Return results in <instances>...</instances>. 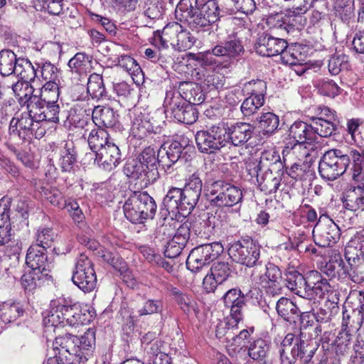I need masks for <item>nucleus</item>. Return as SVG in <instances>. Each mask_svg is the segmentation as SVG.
<instances>
[{
	"label": "nucleus",
	"instance_id": "4468645a",
	"mask_svg": "<svg viewBox=\"0 0 364 364\" xmlns=\"http://www.w3.org/2000/svg\"><path fill=\"white\" fill-rule=\"evenodd\" d=\"M86 159H93L94 164H96L99 168L110 171L121 163L122 154L118 146L112 142L104 146L96 154H86L84 160Z\"/></svg>",
	"mask_w": 364,
	"mask_h": 364
},
{
	"label": "nucleus",
	"instance_id": "de8ad7c7",
	"mask_svg": "<svg viewBox=\"0 0 364 364\" xmlns=\"http://www.w3.org/2000/svg\"><path fill=\"white\" fill-rule=\"evenodd\" d=\"M343 207L352 212L364 210V191L350 189L343 198Z\"/></svg>",
	"mask_w": 364,
	"mask_h": 364
},
{
	"label": "nucleus",
	"instance_id": "7ed1b4c3",
	"mask_svg": "<svg viewBox=\"0 0 364 364\" xmlns=\"http://www.w3.org/2000/svg\"><path fill=\"white\" fill-rule=\"evenodd\" d=\"M244 52V48L239 38H230L225 42H220L212 49L196 55L195 60L205 68L220 69L228 68L230 63L223 62L222 58H226L230 60L240 57Z\"/></svg>",
	"mask_w": 364,
	"mask_h": 364
},
{
	"label": "nucleus",
	"instance_id": "0eeeda50",
	"mask_svg": "<svg viewBox=\"0 0 364 364\" xmlns=\"http://www.w3.org/2000/svg\"><path fill=\"white\" fill-rule=\"evenodd\" d=\"M223 251L220 242L205 244L193 248L186 259L188 269L193 273L207 271L209 264Z\"/></svg>",
	"mask_w": 364,
	"mask_h": 364
},
{
	"label": "nucleus",
	"instance_id": "3c124183",
	"mask_svg": "<svg viewBox=\"0 0 364 364\" xmlns=\"http://www.w3.org/2000/svg\"><path fill=\"white\" fill-rule=\"evenodd\" d=\"M276 310L277 314L287 321H294L299 317L297 305L286 297H282L278 300Z\"/></svg>",
	"mask_w": 364,
	"mask_h": 364
},
{
	"label": "nucleus",
	"instance_id": "412c9836",
	"mask_svg": "<svg viewBox=\"0 0 364 364\" xmlns=\"http://www.w3.org/2000/svg\"><path fill=\"white\" fill-rule=\"evenodd\" d=\"M308 289L306 299H321L331 291L328 281L317 271H311L307 274Z\"/></svg>",
	"mask_w": 364,
	"mask_h": 364
},
{
	"label": "nucleus",
	"instance_id": "72a5a7b5",
	"mask_svg": "<svg viewBox=\"0 0 364 364\" xmlns=\"http://www.w3.org/2000/svg\"><path fill=\"white\" fill-rule=\"evenodd\" d=\"M306 46L299 43H294L288 46L281 55L282 61L284 64L289 66H297L306 62Z\"/></svg>",
	"mask_w": 364,
	"mask_h": 364
},
{
	"label": "nucleus",
	"instance_id": "7c9ffc66",
	"mask_svg": "<svg viewBox=\"0 0 364 364\" xmlns=\"http://www.w3.org/2000/svg\"><path fill=\"white\" fill-rule=\"evenodd\" d=\"M11 89L19 105L21 107L26 106L27 110H28V106L38 100V95L33 94L34 88L29 82L18 80L12 84Z\"/></svg>",
	"mask_w": 364,
	"mask_h": 364
},
{
	"label": "nucleus",
	"instance_id": "4c0bfd02",
	"mask_svg": "<svg viewBox=\"0 0 364 364\" xmlns=\"http://www.w3.org/2000/svg\"><path fill=\"white\" fill-rule=\"evenodd\" d=\"M287 287L301 298L306 299L308 289L307 276L304 277L296 270H289L286 273Z\"/></svg>",
	"mask_w": 364,
	"mask_h": 364
},
{
	"label": "nucleus",
	"instance_id": "a19ab883",
	"mask_svg": "<svg viewBox=\"0 0 364 364\" xmlns=\"http://www.w3.org/2000/svg\"><path fill=\"white\" fill-rule=\"evenodd\" d=\"M258 171L259 170H255L253 174H256L257 180L261 190L268 194L275 193L279 188L282 180L279 173H273L272 168H267L259 177Z\"/></svg>",
	"mask_w": 364,
	"mask_h": 364
},
{
	"label": "nucleus",
	"instance_id": "c03bdc74",
	"mask_svg": "<svg viewBox=\"0 0 364 364\" xmlns=\"http://www.w3.org/2000/svg\"><path fill=\"white\" fill-rule=\"evenodd\" d=\"M142 164L145 165L149 171V178L156 179L158 176L157 164H159V151H156L154 148L149 146L145 148L137 157Z\"/></svg>",
	"mask_w": 364,
	"mask_h": 364
},
{
	"label": "nucleus",
	"instance_id": "a878e982",
	"mask_svg": "<svg viewBox=\"0 0 364 364\" xmlns=\"http://www.w3.org/2000/svg\"><path fill=\"white\" fill-rule=\"evenodd\" d=\"M92 122L99 128H115L119 129L118 114L109 107L97 106L92 111Z\"/></svg>",
	"mask_w": 364,
	"mask_h": 364
},
{
	"label": "nucleus",
	"instance_id": "6e6d98bb",
	"mask_svg": "<svg viewBox=\"0 0 364 364\" xmlns=\"http://www.w3.org/2000/svg\"><path fill=\"white\" fill-rule=\"evenodd\" d=\"M351 333L345 331H339L333 345V351L339 360L348 354L351 346Z\"/></svg>",
	"mask_w": 364,
	"mask_h": 364
},
{
	"label": "nucleus",
	"instance_id": "c85d7f7f",
	"mask_svg": "<svg viewBox=\"0 0 364 364\" xmlns=\"http://www.w3.org/2000/svg\"><path fill=\"white\" fill-rule=\"evenodd\" d=\"M328 261L322 267V271L332 278H346V265L338 250H331Z\"/></svg>",
	"mask_w": 364,
	"mask_h": 364
},
{
	"label": "nucleus",
	"instance_id": "6e6552de",
	"mask_svg": "<svg viewBox=\"0 0 364 364\" xmlns=\"http://www.w3.org/2000/svg\"><path fill=\"white\" fill-rule=\"evenodd\" d=\"M243 195L240 188L218 181L212 185L210 193V203L213 207L230 208L242 200Z\"/></svg>",
	"mask_w": 364,
	"mask_h": 364
},
{
	"label": "nucleus",
	"instance_id": "e2e57ef3",
	"mask_svg": "<svg viewBox=\"0 0 364 364\" xmlns=\"http://www.w3.org/2000/svg\"><path fill=\"white\" fill-rule=\"evenodd\" d=\"M259 127L264 134H271L277 129L279 123V117L274 113L268 112L263 113L258 120Z\"/></svg>",
	"mask_w": 364,
	"mask_h": 364
},
{
	"label": "nucleus",
	"instance_id": "09e8293b",
	"mask_svg": "<svg viewBox=\"0 0 364 364\" xmlns=\"http://www.w3.org/2000/svg\"><path fill=\"white\" fill-rule=\"evenodd\" d=\"M87 142L91 149L90 153L96 154L104 146L112 144L109 134L103 129L97 128L91 130L87 137Z\"/></svg>",
	"mask_w": 364,
	"mask_h": 364
},
{
	"label": "nucleus",
	"instance_id": "864d4df0",
	"mask_svg": "<svg viewBox=\"0 0 364 364\" xmlns=\"http://www.w3.org/2000/svg\"><path fill=\"white\" fill-rule=\"evenodd\" d=\"M50 279L51 277L30 269L21 277V284L26 290L31 291L46 282L50 281Z\"/></svg>",
	"mask_w": 364,
	"mask_h": 364
},
{
	"label": "nucleus",
	"instance_id": "c756f323",
	"mask_svg": "<svg viewBox=\"0 0 364 364\" xmlns=\"http://www.w3.org/2000/svg\"><path fill=\"white\" fill-rule=\"evenodd\" d=\"M65 303V298L60 297L50 301L49 308L43 314V323L46 328L63 327L61 315L62 304Z\"/></svg>",
	"mask_w": 364,
	"mask_h": 364
},
{
	"label": "nucleus",
	"instance_id": "20e7f679",
	"mask_svg": "<svg viewBox=\"0 0 364 364\" xmlns=\"http://www.w3.org/2000/svg\"><path fill=\"white\" fill-rule=\"evenodd\" d=\"M195 41L194 36L177 22L167 24L161 31L156 32L154 37V43L159 48L171 46L178 51L190 49Z\"/></svg>",
	"mask_w": 364,
	"mask_h": 364
},
{
	"label": "nucleus",
	"instance_id": "1a4fd4ad",
	"mask_svg": "<svg viewBox=\"0 0 364 364\" xmlns=\"http://www.w3.org/2000/svg\"><path fill=\"white\" fill-rule=\"evenodd\" d=\"M226 134L224 124L214 125L206 130L197 132L195 139L198 150L206 154L220 150L228 143Z\"/></svg>",
	"mask_w": 364,
	"mask_h": 364
},
{
	"label": "nucleus",
	"instance_id": "0e129e2a",
	"mask_svg": "<svg viewBox=\"0 0 364 364\" xmlns=\"http://www.w3.org/2000/svg\"><path fill=\"white\" fill-rule=\"evenodd\" d=\"M23 314V309L17 304H3L0 309V319L4 323L15 321Z\"/></svg>",
	"mask_w": 364,
	"mask_h": 364
},
{
	"label": "nucleus",
	"instance_id": "ea45409f",
	"mask_svg": "<svg viewBox=\"0 0 364 364\" xmlns=\"http://www.w3.org/2000/svg\"><path fill=\"white\" fill-rule=\"evenodd\" d=\"M186 104L183 95L178 90L172 87L166 90L163 106L164 112L170 117H173Z\"/></svg>",
	"mask_w": 364,
	"mask_h": 364
},
{
	"label": "nucleus",
	"instance_id": "052dcab7",
	"mask_svg": "<svg viewBox=\"0 0 364 364\" xmlns=\"http://www.w3.org/2000/svg\"><path fill=\"white\" fill-rule=\"evenodd\" d=\"M277 166L279 168L282 166V163L279 152L274 149H271L265 150L262 153L256 170L262 171L264 168H270V166Z\"/></svg>",
	"mask_w": 364,
	"mask_h": 364
},
{
	"label": "nucleus",
	"instance_id": "79ce46f5",
	"mask_svg": "<svg viewBox=\"0 0 364 364\" xmlns=\"http://www.w3.org/2000/svg\"><path fill=\"white\" fill-rule=\"evenodd\" d=\"M36 82L57 83L60 82L58 68L50 62L36 63ZM37 85V83L36 84Z\"/></svg>",
	"mask_w": 364,
	"mask_h": 364
},
{
	"label": "nucleus",
	"instance_id": "2f4dec72",
	"mask_svg": "<svg viewBox=\"0 0 364 364\" xmlns=\"http://www.w3.org/2000/svg\"><path fill=\"white\" fill-rule=\"evenodd\" d=\"M149 171L139 159H129L124 167V173L134 180H140L144 185L153 183L156 179L149 178Z\"/></svg>",
	"mask_w": 364,
	"mask_h": 364
},
{
	"label": "nucleus",
	"instance_id": "9d476101",
	"mask_svg": "<svg viewBox=\"0 0 364 364\" xmlns=\"http://www.w3.org/2000/svg\"><path fill=\"white\" fill-rule=\"evenodd\" d=\"M228 255L232 261L251 267L257 264L260 247L252 240L234 241L230 244Z\"/></svg>",
	"mask_w": 364,
	"mask_h": 364
},
{
	"label": "nucleus",
	"instance_id": "bf43d9fd",
	"mask_svg": "<svg viewBox=\"0 0 364 364\" xmlns=\"http://www.w3.org/2000/svg\"><path fill=\"white\" fill-rule=\"evenodd\" d=\"M87 92L92 99L100 100L105 93L102 77L97 73L90 75L87 81Z\"/></svg>",
	"mask_w": 364,
	"mask_h": 364
},
{
	"label": "nucleus",
	"instance_id": "69168bd1",
	"mask_svg": "<svg viewBox=\"0 0 364 364\" xmlns=\"http://www.w3.org/2000/svg\"><path fill=\"white\" fill-rule=\"evenodd\" d=\"M266 90V82L262 80L247 82L244 83L242 87V92H244V95L252 96L255 98H264Z\"/></svg>",
	"mask_w": 364,
	"mask_h": 364
},
{
	"label": "nucleus",
	"instance_id": "13d9d810",
	"mask_svg": "<svg viewBox=\"0 0 364 364\" xmlns=\"http://www.w3.org/2000/svg\"><path fill=\"white\" fill-rule=\"evenodd\" d=\"M311 125L315 139L316 134L321 137L330 136L336 130L334 122L326 120L322 117L313 118Z\"/></svg>",
	"mask_w": 364,
	"mask_h": 364
},
{
	"label": "nucleus",
	"instance_id": "a18cd8bd",
	"mask_svg": "<svg viewBox=\"0 0 364 364\" xmlns=\"http://www.w3.org/2000/svg\"><path fill=\"white\" fill-rule=\"evenodd\" d=\"M11 237L10 208L7 205L0 203V245H6Z\"/></svg>",
	"mask_w": 364,
	"mask_h": 364
},
{
	"label": "nucleus",
	"instance_id": "774afa93",
	"mask_svg": "<svg viewBox=\"0 0 364 364\" xmlns=\"http://www.w3.org/2000/svg\"><path fill=\"white\" fill-rule=\"evenodd\" d=\"M59 82L57 83H44L42 85L38 98L41 101L46 102L58 103L60 96Z\"/></svg>",
	"mask_w": 364,
	"mask_h": 364
},
{
	"label": "nucleus",
	"instance_id": "ddd939ff",
	"mask_svg": "<svg viewBox=\"0 0 364 364\" xmlns=\"http://www.w3.org/2000/svg\"><path fill=\"white\" fill-rule=\"evenodd\" d=\"M341 230L333 220L325 214H321L313 229V237L316 245L320 247H329L338 242Z\"/></svg>",
	"mask_w": 364,
	"mask_h": 364
},
{
	"label": "nucleus",
	"instance_id": "58836bf2",
	"mask_svg": "<svg viewBox=\"0 0 364 364\" xmlns=\"http://www.w3.org/2000/svg\"><path fill=\"white\" fill-rule=\"evenodd\" d=\"M289 135L294 141L312 143L314 140V132L311 124L303 121H296L289 128Z\"/></svg>",
	"mask_w": 364,
	"mask_h": 364
},
{
	"label": "nucleus",
	"instance_id": "f3484780",
	"mask_svg": "<svg viewBox=\"0 0 364 364\" xmlns=\"http://www.w3.org/2000/svg\"><path fill=\"white\" fill-rule=\"evenodd\" d=\"M33 113L28 110L21 114V117H13L9 124V134L23 140H29L33 136L34 130L38 122L32 117Z\"/></svg>",
	"mask_w": 364,
	"mask_h": 364
},
{
	"label": "nucleus",
	"instance_id": "f257e3e1",
	"mask_svg": "<svg viewBox=\"0 0 364 364\" xmlns=\"http://www.w3.org/2000/svg\"><path fill=\"white\" fill-rule=\"evenodd\" d=\"M95 333L88 329L80 337L72 334L57 337L53 341L54 350L58 355L48 358L46 364H79L87 361L94 352Z\"/></svg>",
	"mask_w": 364,
	"mask_h": 364
},
{
	"label": "nucleus",
	"instance_id": "4d7b16f0",
	"mask_svg": "<svg viewBox=\"0 0 364 364\" xmlns=\"http://www.w3.org/2000/svg\"><path fill=\"white\" fill-rule=\"evenodd\" d=\"M5 256L9 257L11 260V268H6L8 272V275L13 274V269L18 264V259L22 250V244L18 240L11 238V240L6 244Z\"/></svg>",
	"mask_w": 364,
	"mask_h": 364
},
{
	"label": "nucleus",
	"instance_id": "9b49d317",
	"mask_svg": "<svg viewBox=\"0 0 364 364\" xmlns=\"http://www.w3.org/2000/svg\"><path fill=\"white\" fill-rule=\"evenodd\" d=\"M73 282L84 292H90L96 287L97 277L91 259L85 254L77 259Z\"/></svg>",
	"mask_w": 364,
	"mask_h": 364
},
{
	"label": "nucleus",
	"instance_id": "37998d69",
	"mask_svg": "<svg viewBox=\"0 0 364 364\" xmlns=\"http://www.w3.org/2000/svg\"><path fill=\"white\" fill-rule=\"evenodd\" d=\"M311 145V143L307 142L287 143L282 151L284 162L291 159L294 156L298 159L299 161H301L303 159L310 155L309 146Z\"/></svg>",
	"mask_w": 364,
	"mask_h": 364
},
{
	"label": "nucleus",
	"instance_id": "338daca9",
	"mask_svg": "<svg viewBox=\"0 0 364 364\" xmlns=\"http://www.w3.org/2000/svg\"><path fill=\"white\" fill-rule=\"evenodd\" d=\"M269 350L267 341L259 338L254 341L250 346L248 354L253 360H263Z\"/></svg>",
	"mask_w": 364,
	"mask_h": 364
},
{
	"label": "nucleus",
	"instance_id": "393cba45",
	"mask_svg": "<svg viewBox=\"0 0 364 364\" xmlns=\"http://www.w3.org/2000/svg\"><path fill=\"white\" fill-rule=\"evenodd\" d=\"M183 149V145L178 141L164 143L159 149V165L168 169L178 161Z\"/></svg>",
	"mask_w": 364,
	"mask_h": 364
},
{
	"label": "nucleus",
	"instance_id": "5fc2aeb1",
	"mask_svg": "<svg viewBox=\"0 0 364 364\" xmlns=\"http://www.w3.org/2000/svg\"><path fill=\"white\" fill-rule=\"evenodd\" d=\"M336 15L343 22L348 23L355 16L354 0H335Z\"/></svg>",
	"mask_w": 364,
	"mask_h": 364
},
{
	"label": "nucleus",
	"instance_id": "aec40b11",
	"mask_svg": "<svg viewBox=\"0 0 364 364\" xmlns=\"http://www.w3.org/2000/svg\"><path fill=\"white\" fill-rule=\"evenodd\" d=\"M186 195L183 188L171 187L164 198V205L168 212L178 213L186 216L191 213L193 208H186Z\"/></svg>",
	"mask_w": 364,
	"mask_h": 364
},
{
	"label": "nucleus",
	"instance_id": "a211bd4d",
	"mask_svg": "<svg viewBox=\"0 0 364 364\" xmlns=\"http://www.w3.org/2000/svg\"><path fill=\"white\" fill-rule=\"evenodd\" d=\"M28 111L33 113L32 117L36 122H51L58 123L59 122L60 107L58 103H50L38 100L28 106Z\"/></svg>",
	"mask_w": 364,
	"mask_h": 364
},
{
	"label": "nucleus",
	"instance_id": "39448f33",
	"mask_svg": "<svg viewBox=\"0 0 364 364\" xmlns=\"http://www.w3.org/2000/svg\"><path fill=\"white\" fill-rule=\"evenodd\" d=\"M124 213L132 223H143L153 218L156 210V204L146 192H134L125 201Z\"/></svg>",
	"mask_w": 364,
	"mask_h": 364
},
{
	"label": "nucleus",
	"instance_id": "f704fd0d",
	"mask_svg": "<svg viewBox=\"0 0 364 364\" xmlns=\"http://www.w3.org/2000/svg\"><path fill=\"white\" fill-rule=\"evenodd\" d=\"M58 166L62 171L70 172L77 162V153L72 141L62 143L58 147Z\"/></svg>",
	"mask_w": 364,
	"mask_h": 364
},
{
	"label": "nucleus",
	"instance_id": "cd10ccee",
	"mask_svg": "<svg viewBox=\"0 0 364 364\" xmlns=\"http://www.w3.org/2000/svg\"><path fill=\"white\" fill-rule=\"evenodd\" d=\"M253 127L247 123H237L226 129L228 142L239 146L245 144L252 137Z\"/></svg>",
	"mask_w": 364,
	"mask_h": 364
},
{
	"label": "nucleus",
	"instance_id": "c9c22d12",
	"mask_svg": "<svg viewBox=\"0 0 364 364\" xmlns=\"http://www.w3.org/2000/svg\"><path fill=\"white\" fill-rule=\"evenodd\" d=\"M202 186V181L196 173L187 179L183 188L185 195H186V200L188 201L186 202V208L194 209L200 196Z\"/></svg>",
	"mask_w": 364,
	"mask_h": 364
},
{
	"label": "nucleus",
	"instance_id": "423d86ee",
	"mask_svg": "<svg viewBox=\"0 0 364 364\" xmlns=\"http://www.w3.org/2000/svg\"><path fill=\"white\" fill-rule=\"evenodd\" d=\"M349 164L350 157L348 154L341 149H330L321 159L318 172L323 179L332 181L346 172Z\"/></svg>",
	"mask_w": 364,
	"mask_h": 364
},
{
	"label": "nucleus",
	"instance_id": "f8f14e48",
	"mask_svg": "<svg viewBox=\"0 0 364 364\" xmlns=\"http://www.w3.org/2000/svg\"><path fill=\"white\" fill-rule=\"evenodd\" d=\"M159 112H147L134 109L131 114V132L134 137L142 139L149 134L157 133L161 129V121L158 119Z\"/></svg>",
	"mask_w": 364,
	"mask_h": 364
},
{
	"label": "nucleus",
	"instance_id": "bb28decb",
	"mask_svg": "<svg viewBox=\"0 0 364 364\" xmlns=\"http://www.w3.org/2000/svg\"><path fill=\"white\" fill-rule=\"evenodd\" d=\"M190 237V230L187 225H181L176 234L166 246L164 255L168 258L178 257L185 247Z\"/></svg>",
	"mask_w": 364,
	"mask_h": 364
},
{
	"label": "nucleus",
	"instance_id": "e433bc0d",
	"mask_svg": "<svg viewBox=\"0 0 364 364\" xmlns=\"http://www.w3.org/2000/svg\"><path fill=\"white\" fill-rule=\"evenodd\" d=\"M232 328L231 327L228 328V326H225V322L220 323L215 331L216 336L220 338L223 336H226L228 340H232L230 346L233 347V350H240L246 346V340L250 336V332L248 330L243 329L240 331L239 334L231 336L230 330Z\"/></svg>",
	"mask_w": 364,
	"mask_h": 364
},
{
	"label": "nucleus",
	"instance_id": "b1692460",
	"mask_svg": "<svg viewBox=\"0 0 364 364\" xmlns=\"http://www.w3.org/2000/svg\"><path fill=\"white\" fill-rule=\"evenodd\" d=\"M345 259L348 264L364 262V230L357 232L345 247Z\"/></svg>",
	"mask_w": 364,
	"mask_h": 364
},
{
	"label": "nucleus",
	"instance_id": "603ef678",
	"mask_svg": "<svg viewBox=\"0 0 364 364\" xmlns=\"http://www.w3.org/2000/svg\"><path fill=\"white\" fill-rule=\"evenodd\" d=\"M18 58L16 55L9 49L0 51V74L2 76H10L15 72Z\"/></svg>",
	"mask_w": 364,
	"mask_h": 364
},
{
	"label": "nucleus",
	"instance_id": "8fccbe9b",
	"mask_svg": "<svg viewBox=\"0 0 364 364\" xmlns=\"http://www.w3.org/2000/svg\"><path fill=\"white\" fill-rule=\"evenodd\" d=\"M92 59V56L89 55L77 53L70 59L68 66L73 73L86 75L90 70Z\"/></svg>",
	"mask_w": 364,
	"mask_h": 364
},
{
	"label": "nucleus",
	"instance_id": "473e14b6",
	"mask_svg": "<svg viewBox=\"0 0 364 364\" xmlns=\"http://www.w3.org/2000/svg\"><path fill=\"white\" fill-rule=\"evenodd\" d=\"M168 291L170 296L185 314H198L196 301L191 295L172 286L168 288Z\"/></svg>",
	"mask_w": 364,
	"mask_h": 364
},
{
	"label": "nucleus",
	"instance_id": "f03ea898",
	"mask_svg": "<svg viewBox=\"0 0 364 364\" xmlns=\"http://www.w3.org/2000/svg\"><path fill=\"white\" fill-rule=\"evenodd\" d=\"M176 15L197 32L205 30L220 18V7L215 0H181Z\"/></svg>",
	"mask_w": 364,
	"mask_h": 364
},
{
	"label": "nucleus",
	"instance_id": "4be33fe9",
	"mask_svg": "<svg viewBox=\"0 0 364 364\" xmlns=\"http://www.w3.org/2000/svg\"><path fill=\"white\" fill-rule=\"evenodd\" d=\"M287 41L282 38H274L267 34L261 36L256 44V52L262 56H274L282 55L287 48Z\"/></svg>",
	"mask_w": 364,
	"mask_h": 364
},
{
	"label": "nucleus",
	"instance_id": "dca6fc26",
	"mask_svg": "<svg viewBox=\"0 0 364 364\" xmlns=\"http://www.w3.org/2000/svg\"><path fill=\"white\" fill-rule=\"evenodd\" d=\"M63 327L68 326L76 327L79 325H85L90 323L94 315L88 310H82L77 306L70 304V302L65 299V303L62 304L61 314Z\"/></svg>",
	"mask_w": 364,
	"mask_h": 364
},
{
	"label": "nucleus",
	"instance_id": "49530a36",
	"mask_svg": "<svg viewBox=\"0 0 364 364\" xmlns=\"http://www.w3.org/2000/svg\"><path fill=\"white\" fill-rule=\"evenodd\" d=\"M13 75L19 77L18 80L36 84V66L33 65L28 59L18 58V62Z\"/></svg>",
	"mask_w": 364,
	"mask_h": 364
},
{
	"label": "nucleus",
	"instance_id": "5701e85b",
	"mask_svg": "<svg viewBox=\"0 0 364 364\" xmlns=\"http://www.w3.org/2000/svg\"><path fill=\"white\" fill-rule=\"evenodd\" d=\"M282 276L280 269L273 263L266 264V272L260 277V283L267 292L272 296L282 293Z\"/></svg>",
	"mask_w": 364,
	"mask_h": 364
},
{
	"label": "nucleus",
	"instance_id": "680f3d73",
	"mask_svg": "<svg viewBox=\"0 0 364 364\" xmlns=\"http://www.w3.org/2000/svg\"><path fill=\"white\" fill-rule=\"evenodd\" d=\"M187 87L183 89V97L186 102L191 105H200L205 100V95L200 86L195 83L186 84Z\"/></svg>",
	"mask_w": 364,
	"mask_h": 364
},
{
	"label": "nucleus",
	"instance_id": "2eb2a0df",
	"mask_svg": "<svg viewBox=\"0 0 364 364\" xmlns=\"http://www.w3.org/2000/svg\"><path fill=\"white\" fill-rule=\"evenodd\" d=\"M225 306L230 309V317L225 322L228 328L237 326L243 318L242 309L245 306V296L241 291L237 289H232L228 291L223 296Z\"/></svg>",
	"mask_w": 364,
	"mask_h": 364
},
{
	"label": "nucleus",
	"instance_id": "6ab92c4d",
	"mask_svg": "<svg viewBox=\"0 0 364 364\" xmlns=\"http://www.w3.org/2000/svg\"><path fill=\"white\" fill-rule=\"evenodd\" d=\"M46 250L39 245H31L26 257V262L31 269L37 272L51 277L50 272L53 267L51 262H49L46 254Z\"/></svg>",
	"mask_w": 364,
	"mask_h": 364
}]
</instances>
